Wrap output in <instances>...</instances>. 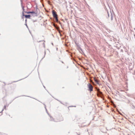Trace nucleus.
Here are the masks:
<instances>
[{
	"label": "nucleus",
	"mask_w": 135,
	"mask_h": 135,
	"mask_svg": "<svg viewBox=\"0 0 135 135\" xmlns=\"http://www.w3.org/2000/svg\"><path fill=\"white\" fill-rule=\"evenodd\" d=\"M52 14L54 17L56 21L57 22L58 21V20L57 17V15L56 13V12H55L53 11H52Z\"/></svg>",
	"instance_id": "f257e3e1"
},
{
	"label": "nucleus",
	"mask_w": 135,
	"mask_h": 135,
	"mask_svg": "<svg viewBox=\"0 0 135 135\" xmlns=\"http://www.w3.org/2000/svg\"><path fill=\"white\" fill-rule=\"evenodd\" d=\"M97 96L98 97H100L101 98H102V96L103 95L102 92L99 91V89L97 90Z\"/></svg>",
	"instance_id": "f03ea898"
},
{
	"label": "nucleus",
	"mask_w": 135,
	"mask_h": 135,
	"mask_svg": "<svg viewBox=\"0 0 135 135\" xmlns=\"http://www.w3.org/2000/svg\"><path fill=\"white\" fill-rule=\"evenodd\" d=\"M88 86L89 89L90 90V91L91 92L92 91H93V86L91 84L89 83L88 84Z\"/></svg>",
	"instance_id": "7ed1b4c3"
},
{
	"label": "nucleus",
	"mask_w": 135,
	"mask_h": 135,
	"mask_svg": "<svg viewBox=\"0 0 135 135\" xmlns=\"http://www.w3.org/2000/svg\"><path fill=\"white\" fill-rule=\"evenodd\" d=\"M23 16H24V15H23ZM25 17L26 18H30V15H24Z\"/></svg>",
	"instance_id": "20e7f679"
},
{
	"label": "nucleus",
	"mask_w": 135,
	"mask_h": 135,
	"mask_svg": "<svg viewBox=\"0 0 135 135\" xmlns=\"http://www.w3.org/2000/svg\"><path fill=\"white\" fill-rule=\"evenodd\" d=\"M94 81L97 84H98V81L96 79H94Z\"/></svg>",
	"instance_id": "39448f33"
},
{
	"label": "nucleus",
	"mask_w": 135,
	"mask_h": 135,
	"mask_svg": "<svg viewBox=\"0 0 135 135\" xmlns=\"http://www.w3.org/2000/svg\"><path fill=\"white\" fill-rule=\"evenodd\" d=\"M28 13H35V12H28Z\"/></svg>",
	"instance_id": "423d86ee"
},
{
	"label": "nucleus",
	"mask_w": 135,
	"mask_h": 135,
	"mask_svg": "<svg viewBox=\"0 0 135 135\" xmlns=\"http://www.w3.org/2000/svg\"><path fill=\"white\" fill-rule=\"evenodd\" d=\"M111 20H113V17L112 16L111 17Z\"/></svg>",
	"instance_id": "0eeeda50"
},
{
	"label": "nucleus",
	"mask_w": 135,
	"mask_h": 135,
	"mask_svg": "<svg viewBox=\"0 0 135 135\" xmlns=\"http://www.w3.org/2000/svg\"><path fill=\"white\" fill-rule=\"evenodd\" d=\"M23 11H24V8H23Z\"/></svg>",
	"instance_id": "6e6552de"
},
{
	"label": "nucleus",
	"mask_w": 135,
	"mask_h": 135,
	"mask_svg": "<svg viewBox=\"0 0 135 135\" xmlns=\"http://www.w3.org/2000/svg\"><path fill=\"white\" fill-rule=\"evenodd\" d=\"M23 14H24V13H23Z\"/></svg>",
	"instance_id": "1a4fd4ad"
},
{
	"label": "nucleus",
	"mask_w": 135,
	"mask_h": 135,
	"mask_svg": "<svg viewBox=\"0 0 135 135\" xmlns=\"http://www.w3.org/2000/svg\"><path fill=\"white\" fill-rule=\"evenodd\" d=\"M134 36H135V34L134 35Z\"/></svg>",
	"instance_id": "9d476101"
}]
</instances>
